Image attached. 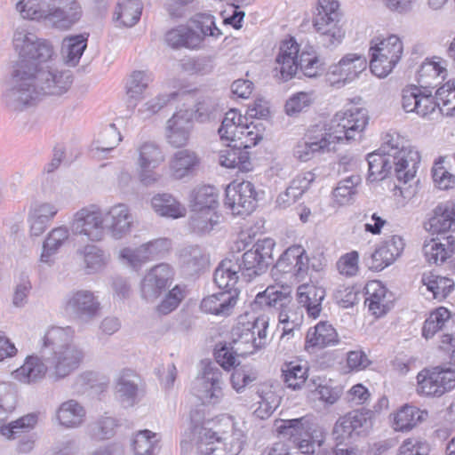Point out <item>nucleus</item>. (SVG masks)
<instances>
[{
	"mask_svg": "<svg viewBox=\"0 0 455 455\" xmlns=\"http://www.w3.org/2000/svg\"><path fill=\"white\" fill-rule=\"evenodd\" d=\"M153 81L152 74L144 70L133 71L126 82V93L130 100H140L148 84Z\"/></svg>",
	"mask_w": 455,
	"mask_h": 455,
	"instance_id": "nucleus-57",
	"label": "nucleus"
},
{
	"mask_svg": "<svg viewBox=\"0 0 455 455\" xmlns=\"http://www.w3.org/2000/svg\"><path fill=\"white\" fill-rule=\"evenodd\" d=\"M305 137L318 154L335 150L336 145L340 143V137L336 135L330 123L310 127Z\"/></svg>",
	"mask_w": 455,
	"mask_h": 455,
	"instance_id": "nucleus-32",
	"label": "nucleus"
},
{
	"mask_svg": "<svg viewBox=\"0 0 455 455\" xmlns=\"http://www.w3.org/2000/svg\"><path fill=\"white\" fill-rule=\"evenodd\" d=\"M201 158L190 149H181L172 155L169 161L170 175L174 180L194 176L199 170Z\"/></svg>",
	"mask_w": 455,
	"mask_h": 455,
	"instance_id": "nucleus-26",
	"label": "nucleus"
},
{
	"mask_svg": "<svg viewBox=\"0 0 455 455\" xmlns=\"http://www.w3.org/2000/svg\"><path fill=\"white\" fill-rule=\"evenodd\" d=\"M69 236V229L66 226L52 229L44 242L40 260L51 265L53 262V256L68 242Z\"/></svg>",
	"mask_w": 455,
	"mask_h": 455,
	"instance_id": "nucleus-44",
	"label": "nucleus"
},
{
	"mask_svg": "<svg viewBox=\"0 0 455 455\" xmlns=\"http://www.w3.org/2000/svg\"><path fill=\"white\" fill-rule=\"evenodd\" d=\"M173 277L174 271L168 264L161 263L153 267L141 281L142 298L147 301L156 300L171 285Z\"/></svg>",
	"mask_w": 455,
	"mask_h": 455,
	"instance_id": "nucleus-22",
	"label": "nucleus"
},
{
	"mask_svg": "<svg viewBox=\"0 0 455 455\" xmlns=\"http://www.w3.org/2000/svg\"><path fill=\"white\" fill-rule=\"evenodd\" d=\"M367 67L366 59L357 53L346 54L337 64L330 68L331 75L339 81L347 83L355 79Z\"/></svg>",
	"mask_w": 455,
	"mask_h": 455,
	"instance_id": "nucleus-31",
	"label": "nucleus"
},
{
	"mask_svg": "<svg viewBox=\"0 0 455 455\" xmlns=\"http://www.w3.org/2000/svg\"><path fill=\"white\" fill-rule=\"evenodd\" d=\"M240 267L238 261L224 259L214 272V282L223 291L237 292L235 288L239 279Z\"/></svg>",
	"mask_w": 455,
	"mask_h": 455,
	"instance_id": "nucleus-43",
	"label": "nucleus"
},
{
	"mask_svg": "<svg viewBox=\"0 0 455 455\" xmlns=\"http://www.w3.org/2000/svg\"><path fill=\"white\" fill-rule=\"evenodd\" d=\"M83 11L76 0H60L58 6H50L46 24L67 30L82 17Z\"/></svg>",
	"mask_w": 455,
	"mask_h": 455,
	"instance_id": "nucleus-24",
	"label": "nucleus"
},
{
	"mask_svg": "<svg viewBox=\"0 0 455 455\" xmlns=\"http://www.w3.org/2000/svg\"><path fill=\"white\" fill-rule=\"evenodd\" d=\"M380 152L392 157L396 179L403 184L414 179L420 163L419 153L403 145L397 133H387Z\"/></svg>",
	"mask_w": 455,
	"mask_h": 455,
	"instance_id": "nucleus-8",
	"label": "nucleus"
},
{
	"mask_svg": "<svg viewBox=\"0 0 455 455\" xmlns=\"http://www.w3.org/2000/svg\"><path fill=\"white\" fill-rule=\"evenodd\" d=\"M447 74L446 61L440 57L426 59L418 70V82L419 87H435L445 77Z\"/></svg>",
	"mask_w": 455,
	"mask_h": 455,
	"instance_id": "nucleus-36",
	"label": "nucleus"
},
{
	"mask_svg": "<svg viewBox=\"0 0 455 455\" xmlns=\"http://www.w3.org/2000/svg\"><path fill=\"white\" fill-rule=\"evenodd\" d=\"M220 222V215L216 210H193L189 225L194 232L198 234L209 233Z\"/></svg>",
	"mask_w": 455,
	"mask_h": 455,
	"instance_id": "nucleus-52",
	"label": "nucleus"
},
{
	"mask_svg": "<svg viewBox=\"0 0 455 455\" xmlns=\"http://www.w3.org/2000/svg\"><path fill=\"white\" fill-rule=\"evenodd\" d=\"M208 423L191 427L189 442L202 455H238L246 443L244 431L237 427L233 418L216 419L215 428Z\"/></svg>",
	"mask_w": 455,
	"mask_h": 455,
	"instance_id": "nucleus-3",
	"label": "nucleus"
},
{
	"mask_svg": "<svg viewBox=\"0 0 455 455\" xmlns=\"http://www.w3.org/2000/svg\"><path fill=\"white\" fill-rule=\"evenodd\" d=\"M238 292L222 291L207 296L201 302L202 311L220 316H228L236 304Z\"/></svg>",
	"mask_w": 455,
	"mask_h": 455,
	"instance_id": "nucleus-35",
	"label": "nucleus"
},
{
	"mask_svg": "<svg viewBox=\"0 0 455 455\" xmlns=\"http://www.w3.org/2000/svg\"><path fill=\"white\" fill-rule=\"evenodd\" d=\"M82 258L87 274H94L102 270L109 261V254L94 244H86L77 251Z\"/></svg>",
	"mask_w": 455,
	"mask_h": 455,
	"instance_id": "nucleus-48",
	"label": "nucleus"
},
{
	"mask_svg": "<svg viewBox=\"0 0 455 455\" xmlns=\"http://www.w3.org/2000/svg\"><path fill=\"white\" fill-rule=\"evenodd\" d=\"M368 162V179L371 181L381 180L389 173L392 165H394L392 157L387 156L379 150V152L371 153L367 157Z\"/></svg>",
	"mask_w": 455,
	"mask_h": 455,
	"instance_id": "nucleus-54",
	"label": "nucleus"
},
{
	"mask_svg": "<svg viewBox=\"0 0 455 455\" xmlns=\"http://www.w3.org/2000/svg\"><path fill=\"white\" fill-rule=\"evenodd\" d=\"M186 295L187 287L185 285H175L156 307L157 313L164 315L172 313L179 307Z\"/></svg>",
	"mask_w": 455,
	"mask_h": 455,
	"instance_id": "nucleus-62",
	"label": "nucleus"
},
{
	"mask_svg": "<svg viewBox=\"0 0 455 455\" xmlns=\"http://www.w3.org/2000/svg\"><path fill=\"white\" fill-rule=\"evenodd\" d=\"M164 41L172 49L186 48L197 50L201 48V36L190 26L180 25L168 30Z\"/></svg>",
	"mask_w": 455,
	"mask_h": 455,
	"instance_id": "nucleus-34",
	"label": "nucleus"
},
{
	"mask_svg": "<svg viewBox=\"0 0 455 455\" xmlns=\"http://www.w3.org/2000/svg\"><path fill=\"white\" fill-rule=\"evenodd\" d=\"M421 283L431 291L433 298L443 300L454 291L455 283L447 276H442L433 272L424 273Z\"/></svg>",
	"mask_w": 455,
	"mask_h": 455,
	"instance_id": "nucleus-49",
	"label": "nucleus"
},
{
	"mask_svg": "<svg viewBox=\"0 0 455 455\" xmlns=\"http://www.w3.org/2000/svg\"><path fill=\"white\" fill-rule=\"evenodd\" d=\"M191 209L193 210H216L218 191L212 186H200L196 188L190 195Z\"/></svg>",
	"mask_w": 455,
	"mask_h": 455,
	"instance_id": "nucleus-51",
	"label": "nucleus"
},
{
	"mask_svg": "<svg viewBox=\"0 0 455 455\" xmlns=\"http://www.w3.org/2000/svg\"><path fill=\"white\" fill-rule=\"evenodd\" d=\"M341 12L336 0H318L316 13L313 19V27L319 36L320 43L326 48L339 45L345 30L340 23Z\"/></svg>",
	"mask_w": 455,
	"mask_h": 455,
	"instance_id": "nucleus-9",
	"label": "nucleus"
},
{
	"mask_svg": "<svg viewBox=\"0 0 455 455\" xmlns=\"http://www.w3.org/2000/svg\"><path fill=\"white\" fill-rule=\"evenodd\" d=\"M455 225V203L448 201L438 204L433 216L426 223V229L432 233L447 232Z\"/></svg>",
	"mask_w": 455,
	"mask_h": 455,
	"instance_id": "nucleus-40",
	"label": "nucleus"
},
{
	"mask_svg": "<svg viewBox=\"0 0 455 455\" xmlns=\"http://www.w3.org/2000/svg\"><path fill=\"white\" fill-rule=\"evenodd\" d=\"M138 158V178L140 182L151 187L161 180V174L155 169L158 168L164 162V155L161 148L155 142L147 141L137 148Z\"/></svg>",
	"mask_w": 455,
	"mask_h": 455,
	"instance_id": "nucleus-15",
	"label": "nucleus"
},
{
	"mask_svg": "<svg viewBox=\"0 0 455 455\" xmlns=\"http://www.w3.org/2000/svg\"><path fill=\"white\" fill-rule=\"evenodd\" d=\"M297 297L300 307L306 308L310 317L315 319L319 316L325 297V291L322 287L303 283L298 287Z\"/></svg>",
	"mask_w": 455,
	"mask_h": 455,
	"instance_id": "nucleus-38",
	"label": "nucleus"
},
{
	"mask_svg": "<svg viewBox=\"0 0 455 455\" xmlns=\"http://www.w3.org/2000/svg\"><path fill=\"white\" fill-rule=\"evenodd\" d=\"M404 243L401 236L392 235L371 254V268L380 271L391 265L403 252Z\"/></svg>",
	"mask_w": 455,
	"mask_h": 455,
	"instance_id": "nucleus-28",
	"label": "nucleus"
},
{
	"mask_svg": "<svg viewBox=\"0 0 455 455\" xmlns=\"http://www.w3.org/2000/svg\"><path fill=\"white\" fill-rule=\"evenodd\" d=\"M172 243L167 238H157L141 244L136 249L123 248L119 258L123 262L132 267H140L142 263L161 257L169 251Z\"/></svg>",
	"mask_w": 455,
	"mask_h": 455,
	"instance_id": "nucleus-21",
	"label": "nucleus"
},
{
	"mask_svg": "<svg viewBox=\"0 0 455 455\" xmlns=\"http://www.w3.org/2000/svg\"><path fill=\"white\" fill-rule=\"evenodd\" d=\"M417 392L427 396H441L438 380L433 370H423L417 375Z\"/></svg>",
	"mask_w": 455,
	"mask_h": 455,
	"instance_id": "nucleus-64",
	"label": "nucleus"
},
{
	"mask_svg": "<svg viewBox=\"0 0 455 455\" xmlns=\"http://www.w3.org/2000/svg\"><path fill=\"white\" fill-rule=\"evenodd\" d=\"M256 196L254 185L251 181L232 182L226 188L225 205L233 215L247 216L256 207Z\"/></svg>",
	"mask_w": 455,
	"mask_h": 455,
	"instance_id": "nucleus-17",
	"label": "nucleus"
},
{
	"mask_svg": "<svg viewBox=\"0 0 455 455\" xmlns=\"http://www.w3.org/2000/svg\"><path fill=\"white\" fill-rule=\"evenodd\" d=\"M427 418V410L405 404L392 414V427L396 432H409Z\"/></svg>",
	"mask_w": 455,
	"mask_h": 455,
	"instance_id": "nucleus-33",
	"label": "nucleus"
},
{
	"mask_svg": "<svg viewBox=\"0 0 455 455\" xmlns=\"http://www.w3.org/2000/svg\"><path fill=\"white\" fill-rule=\"evenodd\" d=\"M106 228L115 239L127 235L133 227L134 218L130 207L125 204H116L109 207L104 214Z\"/></svg>",
	"mask_w": 455,
	"mask_h": 455,
	"instance_id": "nucleus-25",
	"label": "nucleus"
},
{
	"mask_svg": "<svg viewBox=\"0 0 455 455\" xmlns=\"http://www.w3.org/2000/svg\"><path fill=\"white\" fill-rule=\"evenodd\" d=\"M193 112L180 109L167 121L165 137L173 148H181L188 144L192 129Z\"/></svg>",
	"mask_w": 455,
	"mask_h": 455,
	"instance_id": "nucleus-23",
	"label": "nucleus"
},
{
	"mask_svg": "<svg viewBox=\"0 0 455 455\" xmlns=\"http://www.w3.org/2000/svg\"><path fill=\"white\" fill-rule=\"evenodd\" d=\"M104 213L96 204L82 207L73 215L71 229L75 235L85 236L91 242H100L106 235Z\"/></svg>",
	"mask_w": 455,
	"mask_h": 455,
	"instance_id": "nucleus-11",
	"label": "nucleus"
},
{
	"mask_svg": "<svg viewBox=\"0 0 455 455\" xmlns=\"http://www.w3.org/2000/svg\"><path fill=\"white\" fill-rule=\"evenodd\" d=\"M299 44L293 38L283 42L275 60V69L283 81L291 79L298 68L307 77H316L323 72V63L315 52L303 51L299 55Z\"/></svg>",
	"mask_w": 455,
	"mask_h": 455,
	"instance_id": "nucleus-5",
	"label": "nucleus"
},
{
	"mask_svg": "<svg viewBox=\"0 0 455 455\" xmlns=\"http://www.w3.org/2000/svg\"><path fill=\"white\" fill-rule=\"evenodd\" d=\"M278 431L291 439L303 454L312 455L325 441V432L310 416L282 420Z\"/></svg>",
	"mask_w": 455,
	"mask_h": 455,
	"instance_id": "nucleus-7",
	"label": "nucleus"
},
{
	"mask_svg": "<svg viewBox=\"0 0 455 455\" xmlns=\"http://www.w3.org/2000/svg\"><path fill=\"white\" fill-rule=\"evenodd\" d=\"M371 411L354 410L340 417L333 427L337 440L344 442L365 435L371 427Z\"/></svg>",
	"mask_w": 455,
	"mask_h": 455,
	"instance_id": "nucleus-19",
	"label": "nucleus"
},
{
	"mask_svg": "<svg viewBox=\"0 0 455 455\" xmlns=\"http://www.w3.org/2000/svg\"><path fill=\"white\" fill-rule=\"evenodd\" d=\"M255 303L279 310L278 322L283 330L282 339L293 336L303 323L304 309L291 301L289 292L268 286L263 292L256 295Z\"/></svg>",
	"mask_w": 455,
	"mask_h": 455,
	"instance_id": "nucleus-6",
	"label": "nucleus"
},
{
	"mask_svg": "<svg viewBox=\"0 0 455 455\" xmlns=\"http://www.w3.org/2000/svg\"><path fill=\"white\" fill-rule=\"evenodd\" d=\"M85 409L76 400L63 402L56 411L60 425L67 428L80 427L85 419Z\"/></svg>",
	"mask_w": 455,
	"mask_h": 455,
	"instance_id": "nucleus-42",
	"label": "nucleus"
},
{
	"mask_svg": "<svg viewBox=\"0 0 455 455\" xmlns=\"http://www.w3.org/2000/svg\"><path fill=\"white\" fill-rule=\"evenodd\" d=\"M29 60L20 57L12 76L4 84L1 105L10 114H20L35 107L40 100L35 87Z\"/></svg>",
	"mask_w": 455,
	"mask_h": 455,
	"instance_id": "nucleus-4",
	"label": "nucleus"
},
{
	"mask_svg": "<svg viewBox=\"0 0 455 455\" xmlns=\"http://www.w3.org/2000/svg\"><path fill=\"white\" fill-rule=\"evenodd\" d=\"M13 47L19 57L29 60L28 68L41 100L47 95L60 96L69 90L72 75L49 64L53 49L48 41L38 39L35 34L19 27L13 35Z\"/></svg>",
	"mask_w": 455,
	"mask_h": 455,
	"instance_id": "nucleus-2",
	"label": "nucleus"
},
{
	"mask_svg": "<svg viewBox=\"0 0 455 455\" xmlns=\"http://www.w3.org/2000/svg\"><path fill=\"white\" fill-rule=\"evenodd\" d=\"M370 68L376 76L386 77L399 63L403 53V44L396 35L374 37L370 42Z\"/></svg>",
	"mask_w": 455,
	"mask_h": 455,
	"instance_id": "nucleus-10",
	"label": "nucleus"
},
{
	"mask_svg": "<svg viewBox=\"0 0 455 455\" xmlns=\"http://www.w3.org/2000/svg\"><path fill=\"white\" fill-rule=\"evenodd\" d=\"M275 243L271 239L258 241L253 247L244 252L241 260H237L242 278L246 282L265 273L272 261Z\"/></svg>",
	"mask_w": 455,
	"mask_h": 455,
	"instance_id": "nucleus-12",
	"label": "nucleus"
},
{
	"mask_svg": "<svg viewBox=\"0 0 455 455\" xmlns=\"http://www.w3.org/2000/svg\"><path fill=\"white\" fill-rule=\"evenodd\" d=\"M282 376L287 387L300 389L307 379V368L295 362L284 363L282 367Z\"/></svg>",
	"mask_w": 455,
	"mask_h": 455,
	"instance_id": "nucleus-59",
	"label": "nucleus"
},
{
	"mask_svg": "<svg viewBox=\"0 0 455 455\" xmlns=\"http://www.w3.org/2000/svg\"><path fill=\"white\" fill-rule=\"evenodd\" d=\"M368 124L367 111L363 108L350 106L338 112L330 121L331 129L340 137V142L355 140Z\"/></svg>",
	"mask_w": 455,
	"mask_h": 455,
	"instance_id": "nucleus-14",
	"label": "nucleus"
},
{
	"mask_svg": "<svg viewBox=\"0 0 455 455\" xmlns=\"http://www.w3.org/2000/svg\"><path fill=\"white\" fill-rule=\"evenodd\" d=\"M64 308L77 320L89 323L100 315L101 307L98 296L93 291L81 289L74 290L67 295Z\"/></svg>",
	"mask_w": 455,
	"mask_h": 455,
	"instance_id": "nucleus-16",
	"label": "nucleus"
},
{
	"mask_svg": "<svg viewBox=\"0 0 455 455\" xmlns=\"http://www.w3.org/2000/svg\"><path fill=\"white\" fill-rule=\"evenodd\" d=\"M454 327L455 316H452L447 308L440 307L432 311L426 319L422 328V335L426 339H430L437 332H442V335L451 332Z\"/></svg>",
	"mask_w": 455,
	"mask_h": 455,
	"instance_id": "nucleus-37",
	"label": "nucleus"
},
{
	"mask_svg": "<svg viewBox=\"0 0 455 455\" xmlns=\"http://www.w3.org/2000/svg\"><path fill=\"white\" fill-rule=\"evenodd\" d=\"M121 140L120 132L116 128V125L112 124L100 132L98 140L92 145L91 152L93 156L100 157V153L111 151Z\"/></svg>",
	"mask_w": 455,
	"mask_h": 455,
	"instance_id": "nucleus-60",
	"label": "nucleus"
},
{
	"mask_svg": "<svg viewBox=\"0 0 455 455\" xmlns=\"http://www.w3.org/2000/svg\"><path fill=\"white\" fill-rule=\"evenodd\" d=\"M361 182L362 178L356 173L339 180L332 193L334 201L339 205L349 204L357 194Z\"/></svg>",
	"mask_w": 455,
	"mask_h": 455,
	"instance_id": "nucleus-55",
	"label": "nucleus"
},
{
	"mask_svg": "<svg viewBox=\"0 0 455 455\" xmlns=\"http://www.w3.org/2000/svg\"><path fill=\"white\" fill-rule=\"evenodd\" d=\"M223 372L208 366L194 385V394L204 404L219 403L223 396Z\"/></svg>",
	"mask_w": 455,
	"mask_h": 455,
	"instance_id": "nucleus-20",
	"label": "nucleus"
},
{
	"mask_svg": "<svg viewBox=\"0 0 455 455\" xmlns=\"http://www.w3.org/2000/svg\"><path fill=\"white\" fill-rule=\"evenodd\" d=\"M159 442L156 433L148 429L140 430L132 440V449L134 455H156L160 450Z\"/></svg>",
	"mask_w": 455,
	"mask_h": 455,
	"instance_id": "nucleus-50",
	"label": "nucleus"
},
{
	"mask_svg": "<svg viewBox=\"0 0 455 455\" xmlns=\"http://www.w3.org/2000/svg\"><path fill=\"white\" fill-rule=\"evenodd\" d=\"M257 395L259 406L255 409L254 414L259 419L268 418L278 407L280 397L268 386H261L258 388Z\"/></svg>",
	"mask_w": 455,
	"mask_h": 455,
	"instance_id": "nucleus-56",
	"label": "nucleus"
},
{
	"mask_svg": "<svg viewBox=\"0 0 455 455\" xmlns=\"http://www.w3.org/2000/svg\"><path fill=\"white\" fill-rule=\"evenodd\" d=\"M339 342L336 330L327 322H319L308 329L306 336L305 349L316 352L324 347L334 346Z\"/></svg>",
	"mask_w": 455,
	"mask_h": 455,
	"instance_id": "nucleus-29",
	"label": "nucleus"
},
{
	"mask_svg": "<svg viewBox=\"0 0 455 455\" xmlns=\"http://www.w3.org/2000/svg\"><path fill=\"white\" fill-rule=\"evenodd\" d=\"M440 102L427 88L409 85L402 91V107L407 113H416L421 117L433 114Z\"/></svg>",
	"mask_w": 455,
	"mask_h": 455,
	"instance_id": "nucleus-18",
	"label": "nucleus"
},
{
	"mask_svg": "<svg viewBox=\"0 0 455 455\" xmlns=\"http://www.w3.org/2000/svg\"><path fill=\"white\" fill-rule=\"evenodd\" d=\"M51 4L41 0H20L16 4L17 11L23 19L43 21L46 24Z\"/></svg>",
	"mask_w": 455,
	"mask_h": 455,
	"instance_id": "nucleus-53",
	"label": "nucleus"
},
{
	"mask_svg": "<svg viewBox=\"0 0 455 455\" xmlns=\"http://www.w3.org/2000/svg\"><path fill=\"white\" fill-rule=\"evenodd\" d=\"M365 304L376 317L384 315L391 307V295L380 281L372 280L365 285Z\"/></svg>",
	"mask_w": 455,
	"mask_h": 455,
	"instance_id": "nucleus-30",
	"label": "nucleus"
},
{
	"mask_svg": "<svg viewBox=\"0 0 455 455\" xmlns=\"http://www.w3.org/2000/svg\"><path fill=\"white\" fill-rule=\"evenodd\" d=\"M75 331L69 327L52 326L43 338L41 356H28L25 363L14 371V378L29 384L46 374L60 380L79 368L84 358V350L73 342Z\"/></svg>",
	"mask_w": 455,
	"mask_h": 455,
	"instance_id": "nucleus-1",
	"label": "nucleus"
},
{
	"mask_svg": "<svg viewBox=\"0 0 455 455\" xmlns=\"http://www.w3.org/2000/svg\"><path fill=\"white\" fill-rule=\"evenodd\" d=\"M153 211L161 217L179 219L187 213L186 207L169 193H158L151 198Z\"/></svg>",
	"mask_w": 455,
	"mask_h": 455,
	"instance_id": "nucleus-41",
	"label": "nucleus"
},
{
	"mask_svg": "<svg viewBox=\"0 0 455 455\" xmlns=\"http://www.w3.org/2000/svg\"><path fill=\"white\" fill-rule=\"evenodd\" d=\"M228 147V148L220 152L219 162L220 165L227 168L248 170L250 165L248 153L242 151L240 148H235V144H230Z\"/></svg>",
	"mask_w": 455,
	"mask_h": 455,
	"instance_id": "nucleus-58",
	"label": "nucleus"
},
{
	"mask_svg": "<svg viewBox=\"0 0 455 455\" xmlns=\"http://www.w3.org/2000/svg\"><path fill=\"white\" fill-rule=\"evenodd\" d=\"M142 9L140 0H119L115 9L114 20L120 26L133 27L140 20Z\"/></svg>",
	"mask_w": 455,
	"mask_h": 455,
	"instance_id": "nucleus-46",
	"label": "nucleus"
},
{
	"mask_svg": "<svg viewBox=\"0 0 455 455\" xmlns=\"http://www.w3.org/2000/svg\"><path fill=\"white\" fill-rule=\"evenodd\" d=\"M455 251V239L450 235L443 242L438 239L426 241L423 245V253L429 264L440 265L451 257Z\"/></svg>",
	"mask_w": 455,
	"mask_h": 455,
	"instance_id": "nucleus-39",
	"label": "nucleus"
},
{
	"mask_svg": "<svg viewBox=\"0 0 455 455\" xmlns=\"http://www.w3.org/2000/svg\"><path fill=\"white\" fill-rule=\"evenodd\" d=\"M268 321L265 316L257 317L252 323H241L234 329V345L242 355L253 354L267 343Z\"/></svg>",
	"mask_w": 455,
	"mask_h": 455,
	"instance_id": "nucleus-13",
	"label": "nucleus"
},
{
	"mask_svg": "<svg viewBox=\"0 0 455 455\" xmlns=\"http://www.w3.org/2000/svg\"><path fill=\"white\" fill-rule=\"evenodd\" d=\"M180 260L191 273L198 272L207 263L202 249L198 246H189L180 251Z\"/></svg>",
	"mask_w": 455,
	"mask_h": 455,
	"instance_id": "nucleus-63",
	"label": "nucleus"
},
{
	"mask_svg": "<svg viewBox=\"0 0 455 455\" xmlns=\"http://www.w3.org/2000/svg\"><path fill=\"white\" fill-rule=\"evenodd\" d=\"M37 422V416L35 413L25 415L8 425L0 427V433L7 439H14L20 433L32 429Z\"/></svg>",
	"mask_w": 455,
	"mask_h": 455,
	"instance_id": "nucleus-61",
	"label": "nucleus"
},
{
	"mask_svg": "<svg viewBox=\"0 0 455 455\" xmlns=\"http://www.w3.org/2000/svg\"><path fill=\"white\" fill-rule=\"evenodd\" d=\"M244 117L236 110L230 109L225 115L221 125L219 128V134L221 141L230 146L235 144L240 133H243L242 127Z\"/></svg>",
	"mask_w": 455,
	"mask_h": 455,
	"instance_id": "nucleus-47",
	"label": "nucleus"
},
{
	"mask_svg": "<svg viewBox=\"0 0 455 455\" xmlns=\"http://www.w3.org/2000/svg\"><path fill=\"white\" fill-rule=\"evenodd\" d=\"M139 377L131 370H124L116 380V397L124 407L136 404L141 395Z\"/></svg>",
	"mask_w": 455,
	"mask_h": 455,
	"instance_id": "nucleus-27",
	"label": "nucleus"
},
{
	"mask_svg": "<svg viewBox=\"0 0 455 455\" xmlns=\"http://www.w3.org/2000/svg\"><path fill=\"white\" fill-rule=\"evenodd\" d=\"M88 36L85 34L66 36L61 44L60 53L66 64L75 67L78 64L87 47Z\"/></svg>",
	"mask_w": 455,
	"mask_h": 455,
	"instance_id": "nucleus-45",
	"label": "nucleus"
}]
</instances>
